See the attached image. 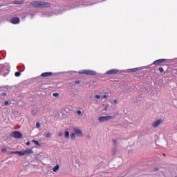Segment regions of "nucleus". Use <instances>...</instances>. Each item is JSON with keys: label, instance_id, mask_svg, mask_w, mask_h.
Masks as SVG:
<instances>
[{"label": "nucleus", "instance_id": "6e6552de", "mask_svg": "<svg viewBox=\"0 0 177 177\" xmlns=\"http://www.w3.org/2000/svg\"><path fill=\"white\" fill-rule=\"evenodd\" d=\"M51 75H53V73L52 72H45L41 73V77L46 78L48 77H51Z\"/></svg>", "mask_w": 177, "mask_h": 177}, {"label": "nucleus", "instance_id": "473e14b6", "mask_svg": "<svg viewBox=\"0 0 177 177\" xmlns=\"http://www.w3.org/2000/svg\"><path fill=\"white\" fill-rule=\"evenodd\" d=\"M26 146H30V142L28 141V142H26Z\"/></svg>", "mask_w": 177, "mask_h": 177}, {"label": "nucleus", "instance_id": "1a4fd4ad", "mask_svg": "<svg viewBox=\"0 0 177 177\" xmlns=\"http://www.w3.org/2000/svg\"><path fill=\"white\" fill-rule=\"evenodd\" d=\"M73 131H75L77 136H79V137L82 136V131H81V129L78 128H74Z\"/></svg>", "mask_w": 177, "mask_h": 177}, {"label": "nucleus", "instance_id": "72a5a7b5", "mask_svg": "<svg viewBox=\"0 0 177 177\" xmlns=\"http://www.w3.org/2000/svg\"><path fill=\"white\" fill-rule=\"evenodd\" d=\"M3 96H6V93H3L1 94Z\"/></svg>", "mask_w": 177, "mask_h": 177}, {"label": "nucleus", "instance_id": "0eeeda50", "mask_svg": "<svg viewBox=\"0 0 177 177\" xmlns=\"http://www.w3.org/2000/svg\"><path fill=\"white\" fill-rule=\"evenodd\" d=\"M12 24H19L20 23V19L19 17H12L10 19Z\"/></svg>", "mask_w": 177, "mask_h": 177}, {"label": "nucleus", "instance_id": "a878e982", "mask_svg": "<svg viewBox=\"0 0 177 177\" xmlns=\"http://www.w3.org/2000/svg\"><path fill=\"white\" fill-rule=\"evenodd\" d=\"M8 104H9V101H5L4 105L8 106Z\"/></svg>", "mask_w": 177, "mask_h": 177}, {"label": "nucleus", "instance_id": "f03ea898", "mask_svg": "<svg viewBox=\"0 0 177 177\" xmlns=\"http://www.w3.org/2000/svg\"><path fill=\"white\" fill-rule=\"evenodd\" d=\"M79 74H85L86 75H97V73L95 71L86 69L79 72Z\"/></svg>", "mask_w": 177, "mask_h": 177}, {"label": "nucleus", "instance_id": "dca6fc26", "mask_svg": "<svg viewBox=\"0 0 177 177\" xmlns=\"http://www.w3.org/2000/svg\"><path fill=\"white\" fill-rule=\"evenodd\" d=\"M71 139H72V140H75V133H73L71 135Z\"/></svg>", "mask_w": 177, "mask_h": 177}, {"label": "nucleus", "instance_id": "9d476101", "mask_svg": "<svg viewBox=\"0 0 177 177\" xmlns=\"http://www.w3.org/2000/svg\"><path fill=\"white\" fill-rule=\"evenodd\" d=\"M160 124H161V120H156L152 124V126L153 127V128H157V127H158Z\"/></svg>", "mask_w": 177, "mask_h": 177}, {"label": "nucleus", "instance_id": "7c9ffc66", "mask_svg": "<svg viewBox=\"0 0 177 177\" xmlns=\"http://www.w3.org/2000/svg\"><path fill=\"white\" fill-rule=\"evenodd\" d=\"M63 135V133H62V132H59V133H58V136H62Z\"/></svg>", "mask_w": 177, "mask_h": 177}, {"label": "nucleus", "instance_id": "39448f33", "mask_svg": "<svg viewBox=\"0 0 177 177\" xmlns=\"http://www.w3.org/2000/svg\"><path fill=\"white\" fill-rule=\"evenodd\" d=\"M164 62H167V59H160L154 61L151 64V66H153V64H154L155 66H158L160 64H162V63H164Z\"/></svg>", "mask_w": 177, "mask_h": 177}, {"label": "nucleus", "instance_id": "5701e85b", "mask_svg": "<svg viewBox=\"0 0 177 177\" xmlns=\"http://www.w3.org/2000/svg\"><path fill=\"white\" fill-rule=\"evenodd\" d=\"M40 127H41V124L39 122H37L36 124V128H40Z\"/></svg>", "mask_w": 177, "mask_h": 177}, {"label": "nucleus", "instance_id": "4468645a", "mask_svg": "<svg viewBox=\"0 0 177 177\" xmlns=\"http://www.w3.org/2000/svg\"><path fill=\"white\" fill-rule=\"evenodd\" d=\"M59 169H60V166H59V165H57L53 169V172H57Z\"/></svg>", "mask_w": 177, "mask_h": 177}, {"label": "nucleus", "instance_id": "ddd939ff", "mask_svg": "<svg viewBox=\"0 0 177 177\" xmlns=\"http://www.w3.org/2000/svg\"><path fill=\"white\" fill-rule=\"evenodd\" d=\"M15 154H18L20 156H25L24 151H15Z\"/></svg>", "mask_w": 177, "mask_h": 177}, {"label": "nucleus", "instance_id": "aec40b11", "mask_svg": "<svg viewBox=\"0 0 177 177\" xmlns=\"http://www.w3.org/2000/svg\"><path fill=\"white\" fill-rule=\"evenodd\" d=\"M7 154H8V156H10V154H16V151H8V152L7 153Z\"/></svg>", "mask_w": 177, "mask_h": 177}, {"label": "nucleus", "instance_id": "9b49d317", "mask_svg": "<svg viewBox=\"0 0 177 177\" xmlns=\"http://www.w3.org/2000/svg\"><path fill=\"white\" fill-rule=\"evenodd\" d=\"M24 151L25 156H27V154H32V153H34V151H32V149H26Z\"/></svg>", "mask_w": 177, "mask_h": 177}, {"label": "nucleus", "instance_id": "c85d7f7f", "mask_svg": "<svg viewBox=\"0 0 177 177\" xmlns=\"http://www.w3.org/2000/svg\"><path fill=\"white\" fill-rule=\"evenodd\" d=\"M114 146L117 145V141L115 140H113Z\"/></svg>", "mask_w": 177, "mask_h": 177}, {"label": "nucleus", "instance_id": "b1692460", "mask_svg": "<svg viewBox=\"0 0 177 177\" xmlns=\"http://www.w3.org/2000/svg\"><path fill=\"white\" fill-rule=\"evenodd\" d=\"M75 84H76L77 85H80V80L75 81Z\"/></svg>", "mask_w": 177, "mask_h": 177}, {"label": "nucleus", "instance_id": "bb28decb", "mask_svg": "<svg viewBox=\"0 0 177 177\" xmlns=\"http://www.w3.org/2000/svg\"><path fill=\"white\" fill-rule=\"evenodd\" d=\"M6 150H7L6 148H3L1 149V151L2 153H6Z\"/></svg>", "mask_w": 177, "mask_h": 177}, {"label": "nucleus", "instance_id": "c9c22d12", "mask_svg": "<svg viewBox=\"0 0 177 177\" xmlns=\"http://www.w3.org/2000/svg\"><path fill=\"white\" fill-rule=\"evenodd\" d=\"M155 171H158V168L155 169Z\"/></svg>", "mask_w": 177, "mask_h": 177}, {"label": "nucleus", "instance_id": "423d86ee", "mask_svg": "<svg viewBox=\"0 0 177 177\" xmlns=\"http://www.w3.org/2000/svg\"><path fill=\"white\" fill-rule=\"evenodd\" d=\"M118 71H118V69H111V70L108 71L106 73V74L107 75H113L114 74H117L118 73Z\"/></svg>", "mask_w": 177, "mask_h": 177}, {"label": "nucleus", "instance_id": "20e7f679", "mask_svg": "<svg viewBox=\"0 0 177 177\" xmlns=\"http://www.w3.org/2000/svg\"><path fill=\"white\" fill-rule=\"evenodd\" d=\"M98 120L100 122H104V121H110V120H113V116H101Z\"/></svg>", "mask_w": 177, "mask_h": 177}, {"label": "nucleus", "instance_id": "f704fd0d", "mask_svg": "<svg viewBox=\"0 0 177 177\" xmlns=\"http://www.w3.org/2000/svg\"><path fill=\"white\" fill-rule=\"evenodd\" d=\"M114 103H115V104L117 103V101H116V100H114Z\"/></svg>", "mask_w": 177, "mask_h": 177}, {"label": "nucleus", "instance_id": "f3484780", "mask_svg": "<svg viewBox=\"0 0 177 177\" xmlns=\"http://www.w3.org/2000/svg\"><path fill=\"white\" fill-rule=\"evenodd\" d=\"M45 136V138H50V133H44V135Z\"/></svg>", "mask_w": 177, "mask_h": 177}, {"label": "nucleus", "instance_id": "a211bd4d", "mask_svg": "<svg viewBox=\"0 0 177 177\" xmlns=\"http://www.w3.org/2000/svg\"><path fill=\"white\" fill-rule=\"evenodd\" d=\"M32 142L35 143L36 146H40L39 142L35 140H33Z\"/></svg>", "mask_w": 177, "mask_h": 177}, {"label": "nucleus", "instance_id": "393cba45", "mask_svg": "<svg viewBox=\"0 0 177 177\" xmlns=\"http://www.w3.org/2000/svg\"><path fill=\"white\" fill-rule=\"evenodd\" d=\"M102 97H103V99H107V97H109V95H104Z\"/></svg>", "mask_w": 177, "mask_h": 177}, {"label": "nucleus", "instance_id": "6ab92c4d", "mask_svg": "<svg viewBox=\"0 0 177 177\" xmlns=\"http://www.w3.org/2000/svg\"><path fill=\"white\" fill-rule=\"evenodd\" d=\"M15 77H20L21 75V73L20 72H16L15 73Z\"/></svg>", "mask_w": 177, "mask_h": 177}, {"label": "nucleus", "instance_id": "2f4dec72", "mask_svg": "<svg viewBox=\"0 0 177 177\" xmlns=\"http://www.w3.org/2000/svg\"><path fill=\"white\" fill-rule=\"evenodd\" d=\"M108 106H106V107H105V109H104V111H107V109H108Z\"/></svg>", "mask_w": 177, "mask_h": 177}, {"label": "nucleus", "instance_id": "4be33fe9", "mask_svg": "<svg viewBox=\"0 0 177 177\" xmlns=\"http://www.w3.org/2000/svg\"><path fill=\"white\" fill-rule=\"evenodd\" d=\"M53 96H54V97H57V96H59V93H54L53 94Z\"/></svg>", "mask_w": 177, "mask_h": 177}, {"label": "nucleus", "instance_id": "f257e3e1", "mask_svg": "<svg viewBox=\"0 0 177 177\" xmlns=\"http://www.w3.org/2000/svg\"><path fill=\"white\" fill-rule=\"evenodd\" d=\"M52 4L49 2L41 1H33L30 3V8H50Z\"/></svg>", "mask_w": 177, "mask_h": 177}, {"label": "nucleus", "instance_id": "412c9836", "mask_svg": "<svg viewBox=\"0 0 177 177\" xmlns=\"http://www.w3.org/2000/svg\"><path fill=\"white\" fill-rule=\"evenodd\" d=\"M158 70H159L160 73H164V68L160 67V68H158Z\"/></svg>", "mask_w": 177, "mask_h": 177}, {"label": "nucleus", "instance_id": "cd10ccee", "mask_svg": "<svg viewBox=\"0 0 177 177\" xmlns=\"http://www.w3.org/2000/svg\"><path fill=\"white\" fill-rule=\"evenodd\" d=\"M77 113L78 115H81V114H82V112H81V111H77Z\"/></svg>", "mask_w": 177, "mask_h": 177}, {"label": "nucleus", "instance_id": "c756f323", "mask_svg": "<svg viewBox=\"0 0 177 177\" xmlns=\"http://www.w3.org/2000/svg\"><path fill=\"white\" fill-rule=\"evenodd\" d=\"M95 99H100V95H95Z\"/></svg>", "mask_w": 177, "mask_h": 177}, {"label": "nucleus", "instance_id": "f8f14e48", "mask_svg": "<svg viewBox=\"0 0 177 177\" xmlns=\"http://www.w3.org/2000/svg\"><path fill=\"white\" fill-rule=\"evenodd\" d=\"M139 70V68H133L128 70V73H136Z\"/></svg>", "mask_w": 177, "mask_h": 177}, {"label": "nucleus", "instance_id": "7ed1b4c3", "mask_svg": "<svg viewBox=\"0 0 177 177\" xmlns=\"http://www.w3.org/2000/svg\"><path fill=\"white\" fill-rule=\"evenodd\" d=\"M11 136L15 138V139H21V138H23V134L19 131H15L12 133Z\"/></svg>", "mask_w": 177, "mask_h": 177}, {"label": "nucleus", "instance_id": "2eb2a0df", "mask_svg": "<svg viewBox=\"0 0 177 177\" xmlns=\"http://www.w3.org/2000/svg\"><path fill=\"white\" fill-rule=\"evenodd\" d=\"M65 138H66L67 139H68V138H70V132L65 131Z\"/></svg>", "mask_w": 177, "mask_h": 177}]
</instances>
